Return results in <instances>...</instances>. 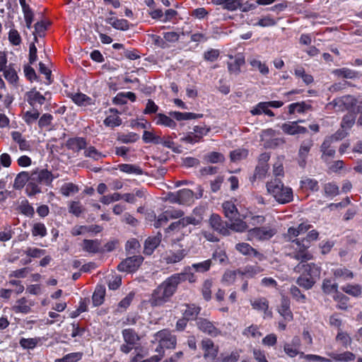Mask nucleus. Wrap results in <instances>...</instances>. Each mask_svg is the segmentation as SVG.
I'll use <instances>...</instances> for the list:
<instances>
[{"label": "nucleus", "mask_w": 362, "mask_h": 362, "mask_svg": "<svg viewBox=\"0 0 362 362\" xmlns=\"http://www.w3.org/2000/svg\"><path fill=\"white\" fill-rule=\"evenodd\" d=\"M295 272L300 273L296 284L305 290L313 287L320 278L321 269L315 263H298L294 268Z\"/></svg>", "instance_id": "f257e3e1"}, {"label": "nucleus", "mask_w": 362, "mask_h": 362, "mask_svg": "<svg viewBox=\"0 0 362 362\" xmlns=\"http://www.w3.org/2000/svg\"><path fill=\"white\" fill-rule=\"evenodd\" d=\"M177 289L169 276L153 290L148 302L153 308L163 306L170 301Z\"/></svg>", "instance_id": "f03ea898"}, {"label": "nucleus", "mask_w": 362, "mask_h": 362, "mask_svg": "<svg viewBox=\"0 0 362 362\" xmlns=\"http://www.w3.org/2000/svg\"><path fill=\"white\" fill-rule=\"evenodd\" d=\"M30 174V181L25 188V192L28 197H33L41 192L39 185L43 184L49 186L54 179L52 172L47 169L36 168L32 170Z\"/></svg>", "instance_id": "7ed1b4c3"}, {"label": "nucleus", "mask_w": 362, "mask_h": 362, "mask_svg": "<svg viewBox=\"0 0 362 362\" xmlns=\"http://www.w3.org/2000/svg\"><path fill=\"white\" fill-rule=\"evenodd\" d=\"M267 190L280 204L290 203L293 199L291 187L285 186L281 179L275 177L266 184Z\"/></svg>", "instance_id": "20e7f679"}, {"label": "nucleus", "mask_w": 362, "mask_h": 362, "mask_svg": "<svg viewBox=\"0 0 362 362\" xmlns=\"http://www.w3.org/2000/svg\"><path fill=\"white\" fill-rule=\"evenodd\" d=\"M290 240L293 249V251L289 254L291 258L299 261V263H307L308 261L313 258V255L308 250L310 247V243H305L300 238Z\"/></svg>", "instance_id": "39448f33"}, {"label": "nucleus", "mask_w": 362, "mask_h": 362, "mask_svg": "<svg viewBox=\"0 0 362 362\" xmlns=\"http://www.w3.org/2000/svg\"><path fill=\"white\" fill-rule=\"evenodd\" d=\"M276 233L274 228L270 226L254 227L247 230L249 240H268L271 239Z\"/></svg>", "instance_id": "423d86ee"}, {"label": "nucleus", "mask_w": 362, "mask_h": 362, "mask_svg": "<svg viewBox=\"0 0 362 362\" xmlns=\"http://www.w3.org/2000/svg\"><path fill=\"white\" fill-rule=\"evenodd\" d=\"M356 100L351 96H345L342 98H338L333 100L332 102L327 104L329 109H333L336 112H343L344 110H352L355 111V107L356 106Z\"/></svg>", "instance_id": "0eeeda50"}, {"label": "nucleus", "mask_w": 362, "mask_h": 362, "mask_svg": "<svg viewBox=\"0 0 362 362\" xmlns=\"http://www.w3.org/2000/svg\"><path fill=\"white\" fill-rule=\"evenodd\" d=\"M144 261L141 255H134L126 258L117 265V270L122 272L133 273L137 271Z\"/></svg>", "instance_id": "6e6552de"}, {"label": "nucleus", "mask_w": 362, "mask_h": 362, "mask_svg": "<svg viewBox=\"0 0 362 362\" xmlns=\"http://www.w3.org/2000/svg\"><path fill=\"white\" fill-rule=\"evenodd\" d=\"M284 351L286 354L290 358H294L298 355L300 356V358H304L306 361H330L329 358L325 357H322L319 355L315 354H305L303 352L300 351L299 350L294 348V346H291L288 343H285L284 345Z\"/></svg>", "instance_id": "1a4fd4ad"}, {"label": "nucleus", "mask_w": 362, "mask_h": 362, "mask_svg": "<svg viewBox=\"0 0 362 362\" xmlns=\"http://www.w3.org/2000/svg\"><path fill=\"white\" fill-rule=\"evenodd\" d=\"M201 349L204 352L203 356L205 359H209L211 362H216L218 356V346L215 345L214 342L209 338H206L201 341Z\"/></svg>", "instance_id": "9d476101"}, {"label": "nucleus", "mask_w": 362, "mask_h": 362, "mask_svg": "<svg viewBox=\"0 0 362 362\" xmlns=\"http://www.w3.org/2000/svg\"><path fill=\"white\" fill-rule=\"evenodd\" d=\"M155 337L158 343L165 349H174L176 347L177 337L172 334L170 330L167 329L160 330L156 333Z\"/></svg>", "instance_id": "9b49d317"}, {"label": "nucleus", "mask_w": 362, "mask_h": 362, "mask_svg": "<svg viewBox=\"0 0 362 362\" xmlns=\"http://www.w3.org/2000/svg\"><path fill=\"white\" fill-rule=\"evenodd\" d=\"M196 325L197 329L212 337H216L221 334V331L217 328L214 322L204 317H199L197 320Z\"/></svg>", "instance_id": "f8f14e48"}, {"label": "nucleus", "mask_w": 362, "mask_h": 362, "mask_svg": "<svg viewBox=\"0 0 362 362\" xmlns=\"http://www.w3.org/2000/svg\"><path fill=\"white\" fill-rule=\"evenodd\" d=\"M209 225L213 230L224 236L228 235V223L224 221L217 214H212L209 218Z\"/></svg>", "instance_id": "ddd939ff"}, {"label": "nucleus", "mask_w": 362, "mask_h": 362, "mask_svg": "<svg viewBox=\"0 0 362 362\" xmlns=\"http://www.w3.org/2000/svg\"><path fill=\"white\" fill-rule=\"evenodd\" d=\"M182 309L180 313L185 318L189 321L195 320L199 319L198 315H199L202 308L195 303H184L181 305Z\"/></svg>", "instance_id": "4468645a"}, {"label": "nucleus", "mask_w": 362, "mask_h": 362, "mask_svg": "<svg viewBox=\"0 0 362 362\" xmlns=\"http://www.w3.org/2000/svg\"><path fill=\"white\" fill-rule=\"evenodd\" d=\"M313 146V141L310 139H305L301 142L298 153V163L300 167L303 168L305 167L307 158Z\"/></svg>", "instance_id": "2eb2a0df"}, {"label": "nucleus", "mask_w": 362, "mask_h": 362, "mask_svg": "<svg viewBox=\"0 0 362 362\" xmlns=\"http://www.w3.org/2000/svg\"><path fill=\"white\" fill-rule=\"evenodd\" d=\"M228 57L230 59H233V62H227L228 72L230 74L238 75L240 73L241 66L245 64V56L243 53H238L234 57L229 54Z\"/></svg>", "instance_id": "dca6fc26"}, {"label": "nucleus", "mask_w": 362, "mask_h": 362, "mask_svg": "<svg viewBox=\"0 0 362 362\" xmlns=\"http://www.w3.org/2000/svg\"><path fill=\"white\" fill-rule=\"evenodd\" d=\"M47 95H50V93L46 92L45 95H43L39 91L36 90L35 88H33L26 93V100L33 109H37V105H42L45 103Z\"/></svg>", "instance_id": "f3484780"}, {"label": "nucleus", "mask_w": 362, "mask_h": 362, "mask_svg": "<svg viewBox=\"0 0 362 362\" xmlns=\"http://www.w3.org/2000/svg\"><path fill=\"white\" fill-rule=\"evenodd\" d=\"M278 312L285 321L291 322L293 320V315L291 310V300L288 297L283 296Z\"/></svg>", "instance_id": "a211bd4d"}, {"label": "nucleus", "mask_w": 362, "mask_h": 362, "mask_svg": "<svg viewBox=\"0 0 362 362\" xmlns=\"http://www.w3.org/2000/svg\"><path fill=\"white\" fill-rule=\"evenodd\" d=\"M252 308L264 313V318H271L272 312L269 309V301L265 298H259L251 301Z\"/></svg>", "instance_id": "6ab92c4d"}, {"label": "nucleus", "mask_w": 362, "mask_h": 362, "mask_svg": "<svg viewBox=\"0 0 362 362\" xmlns=\"http://www.w3.org/2000/svg\"><path fill=\"white\" fill-rule=\"evenodd\" d=\"M162 235L160 233L155 236L148 237L144 242V254L151 255L161 242Z\"/></svg>", "instance_id": "aec40b11"}, {"label": "nucleus", "mask_w": 362, "mask_h": 362, "mask_svg": "<svg viewBox=\"0 0 362 362\" xmlns=\"http://www.w3.org/2000/svg\"><path fill=\"white\" fill-rule=\"evenodd\" d=\"M66 146L69 150L74 152H79L81 150L86 149L87 141L83 137L76 136L69 138L66 142Z\"/></svg>", "instance_id": "412c9836"}, {"label": "nucleus", "mask_w": 362, "mask_h": 362, "mask_svg": "<svg viewBox=\"0 0 362 362\" xmlns=\"http://www.w3.org/2000/svg\"><path fill=\"white\" fill-rule=\"evenodd\" d=\"M332 139L325 138L320 146V151L322 152L321 158L325 162H328L329 160L334 158L335 155V148L332 146Z\"/></svg>", "instance_id": "4be33fe9"}, {"label": "nucleus", "mask_w": 362, "mask_h": 362, "mask_svg": "<svg viewBox=\"0 0 362 362\" xmlns=\"http://www.w3.org/2000/svg\"><path fill=\"white\" fill-rule=\"evenodd\" d=\"M81 247L83 251L88 253L95 254L103 252V250L101 249V242L98 239H84Z\"/></svg>", "instance_id": "5701e85b"}, {"label": "nucleus", "mask_w": 362, "mask_h": 362, "mask_svg": "<svg viewBox=\"0 0 362 362\" xmlns=\"http://www.w3.org/2000/svg\"><path fill=\"white\" fill-rule=\"evenodd\" d=\"M313 226L308 223H301L296 228L289 227L287 230L286 236L288 240H292L293 238L298 237L300 234L308 232Z\"/></svg>", "instance_id": "b1692460"}, {"label": "nucleus", "mask_w": 362, "mask_h": 362, "mask_svg": "<svg viewBox=\"0 0 362 362\" xmlns=\"http://www.w3.org/2000/svg\"><path fill=\"white\" fill-rule=\"evenodd\" d=\"M235 250L243 255H250L258 257L261 259L262 254L258 252L256 249L252 247L249 243H239L235 245Z\"/></svg>", "instance_id": "393cba45"}, {"label": "nucleus", "mask_w": 362, "mask_h": 362, "mask_svg": "<svg viewBox=\"0 0 362 362\" xmlns=\"http://www.w3.org/2000/svg\"><path fill=\"white\" fill-rule=\"evenodd\" d=\"M263 269L257 265H247L243 269H238V274L241 277L254 278L256 275L263 272Z\"/></svg>", "instance_id": "a878e982"}, {"label": "nucleus", "mask_w": 362, "mask_h": 362, "mask_svg": "<svg viewBox=\"0 0 362 362\" xmlns=\"http://www.w3.org/2000/svg\"><path fill=\"white\" fill-rule=\"evenodd\" d=\"M170 277L177 288L182 282L188 281L190 283H194L196 281V276L190 272H183L181 273L174 274Z\"/></svg>", "instance_id": "bb28decb"}, {"label": "nucleus", "mask_w": 362, "mask_h": 362, "mask_svg": "<svg viewBox=\"0 0 362 362\" xmlns=\"http://www.w3.org/2000/svg\"><path fill=\"white\" fill-rule=\"evenodd\" d=\"M105 293V286L103 284H97L92 296V302L94 307H98L103 303Z\"/></svg>", "instance_id": "cd10ccee"}, {"label": "nucleus", "mask_w": 362, "mask_h": 362, "mask_svg": "<svg viewBox=\"0 0 362 362\" xmlns=\"http://www.w3.org/2000/svg\"><path fill=\"white\" fill-rule=\"evenodd\" d=\"M30 181V174L28 171H21L19 173L13 182V188L15 189H21L29 183Z\"/></svg>", "instance_id": "c85d7f7f"}, {"label": "nucleus", "mask_w": 362, "mask_h": 362, "mask_svg": "<svg viewBox=\"0 0 362 362\" xmlns=\"http://www.w3.org/2000/svg\"><path fill=\"white\" fill-rule=\"evenodd\" d=\"M105 22L112 25L116 30L126 31L129 29L130 23L124 18L110 17L105 19Z\"/></svg>", "instance_id": "c756f323"}, {"label": "nucleus", "mask_w": 362, "mask_h": 362, "mask_svg": "<svg viewBox=\"0 0 362 362\" xmlns=\"http://www.w3.org/2000/svg\"><path fill=\"white\" fill-rule=\"evenodd\" d=\"M19 3L22 8L26 27L30 29L34 19V13L25 0H19Z\"/></svg>", "instance_id": "7c9ffc66"}, {"label": "nucleus", "mask_w": 362, "mask_h": 362, "mask_svg": "<svg viewBox=\"0 0 362 362\" xmlns=\"http://www.w3.org/2000/svg\"><path fill=\"white\" fill-rule=\"evenodd\" d=\"M327 355L333 359L336 362H349L354 361L356 358V355L349 351H344L341 354H337L335 352H329Z\"/></svg>", "instance_id": "2f4dec72"}, {"label": "nucleus", "mask_w": 362, "mask_h": 362, "mask_svg": "<svg viewBox=\"0 0 362 362\" xmlns=\"http://www.w3.org/2000/svg\"><path fill=\"white\" fill-rule=\"evenodd\" d=\"M171 117V116L169 117L163 113H158L156 117V124L174 129L177 127V123Z\"/></svg>", "instance_id": "473e14b6"}, {"label": "nucleus", "mask_w": 362, "mask_h": 362, "mask_svg": "<svg viewBox=\"0 0 362 362\" xmlns=\"http://www.w3.org/2000/svg\"><path fill=\"white\" fill-rule=\"evenodd\" d=\"M170 116L177 121L195 119L202 118L203 114H197L194 112H181L177 111H171L169 112Z\"/></svg>", "instance_id": "72a5a7b5"}, {"label": "nucleus", "mask_w": 362, "mask_h": 362, "mask_svg": "<svg viewBox=\"0 0 362 362\" xmlns=\"http://www.w3.org/2000/svg\"><path fill=\"white\" fill-rule=\"evenodd\" d=\"M222 207L226 217L230 221L235 219L238 214V210L235 204L231 201L224 202Z\"/></svg>", "instance_id": "f704fd0d"}, {"label": "nucleus", "mask_w": 362, "mask_h": 362, "mask_svg": "<svg viewBox=\"0 0 362 362\" xmlns=\"http://www.w3.org/2000/svg\"><path fill=\"white\" fill-rule=\"evenodd\" d=\"M31 303H28V300L23 297L16 300V305L13 306V310L16 313L28 314L31 311Z\"/></svg>", "instance_id": "c9c22d12"}, {"label": "nucleus", "mask_w": 362, "mask_h": 362, "mask_svg": "<svg viewBox=\"0 0 362 362\" xmlns=\"http://www.w3.org/2000/svg\"><path fill=\"white\" fill-rule=\"evenodd\" d=\"M117 169H119L121 172L127 174H134L136 175H141L144 174V170L141 169V168L139 165L134 164H119Z\"/></svg>", "instance_id": "e433bc0d"}, {"label": "nucleus", "mask_w": 362, "mask_h": 362, "mask_svg": "<svg viewBox=\"0 0 362 362\" xmlns=\"http://www.w3.org/2000/svg\"><path fill=\"white\" fill-rule=\"evenodd\" d=\"M187 255V251L185 249H179L175 251H170L167 255L166 261L168 263L173 264L182 260Z\"/></svg>", "instance_id": "4c0bfd02"}, {"label": "nucleus", "mask_w": 362, "mask_h": 362, "mask_svg": "<svg viewBox=\"0 0 362 362\" xmlns=\"http://www.w3.org/2000/svg\"><path fill=\"white\" fill-rule=\"evenodd\" d=\"M180 204L189 205L194 202V193L189 189H182L178 190Z\"/></svg>", "instance_id": "58836bf2"}, {"label": "nucleus", "mask_w": 362, "mask_h": 362, "mask_svg": "<svg viewBox=\"0 0 362 362\" xmlns=\"http://www.w3.org/2000/svg\"><path fill=\"white\" fill-rule=\"evenodd\" d=\"M71 98L78 106H86L93 104L92 98L82 93L72 94Z\"/></svg>", "instance_id": "ea45409f"}, {"label": "nucleus", "mask_w": 362, "mask_h": 362, "mask_svg": "<svg viewBox=\"0 0 362 362\" xmlns=\"http://www.w3.org/2000/svg\"><path fill=\"white\" fill-rule=\"evenodd\" d=\"M122 337L124 341L132 346H134L140 339L137 333L132 328L123 329Z\"/></svg>", "instance_id": "a19ab883"}, {"label": "nucleus", "mask_w": 362, "mask_h": 362, "mask_svg": "<svg viewBox=\"0 0 362 362\" xmlns=\"http://www.w3.org/2000/svg\"><path fill=\"white\" fill-rule=\"evenodd\" d=\"M333 74L338 77H342L344 78L352 79L359 77V73L358 71L351 70L346 67L337 69L333 71Z\"/></svg>", "instance_id": "79ce46f5"}, {"label": "nucleus", "mask_w": 362, "mask_h": 362, "mask_svg": "<svg viewBox=\"0 0 362 362\" xmlns=\"http://www.w3.org/2000/svg\"><path fill=\"white\" fill-rule=\"evenodd\" d=\"M300 187L305 190H310L312 192H317L320 189V186L317 180L315 179L305 177L300 182Z\"/></svg>", "instance_id": "37998d69"}, {"label": "nucleus", "mask_w": 362, "mask_h": 362, "mask_svg": "<svg viewBox=\"0 0 362 362\" xmlns=\"http://www.w3.org/2000/svg\"><path fill=\"white\" fill-rule=\"evenodd\" d=\"M240 358V351H233L230 354L221 353L216 362H237Z\"/></svg>", "instance_id": "c03bdc74"}, {"label": "nucleus", "mask_w": 362, "mask_h": 362, "mask_svg": "<svg viewBox=\"0 0 362 362\" xmlns=\"http://www.w3.org/2000/svg\"><path fill=\"white\" fill-rule=\"evenodd\" d=\"M11 137L13 140L18 144L21 151L28 150L30 144H28V141L23 137L21 132L17 131L12 132Z\"/></svg>", "instance_id": "a18cd8bd"}, {"label": "nucleus", "mask_w": 362, "mask_h": 362, "mask_svg": "<svg viewBox=\"0 0 362 362\" xmlns=\"http://www.w3.org/2000/svg\"><path fill=\"white\" fill-rule=\"evenodd\" d=\"M346 293L353 296L358 297L361 295L362 288L359 284H346L341 288Z\"/></svg>", "instance_id": "49530a36"}, {"label": "nucleus", "mask_w": 362, "mask_h": 362, "mask_svg": "<svg viewBox=\"0 0 362 362\" xmlns=\"http://www.w3.org/2000/svg\"><path fill=\"white\" fill-rule=\"evenodd\" d=\"M142 139L145 144H160L162 142V138L156 135L153 132L145 130L142 135Z\"/></svg>", "instance_id": "de8ad7c7"}, {"label": "nucleus", "mask_w": 362, "mask_h": 362, "mask_svg": "<svg viewBox=\"0 0 362 362\" xmlns=\"http://www.w3.org/2000/svg\"><path fill=\"white\" fill-rule=\"evenodd\" d=\"M356 113L355 111L354 112H349L345 115L341 122V127L344 129H350L355 123L356 121Z\"/></svg>", "instance_id": "09e8293b"}, {"label": "nucleus", "mask_w": 362, "mask_h": 362, "mask_svg": "<svg viewBox=\"0 0 362 362\" xmlns=\"http://www.w3.org/2000/svg\"><path fill=\"white\" fill-rule=\"evenodd\" d=\"M83 356V352H73L64 355L61 358L55 359L54 362H78L82 359Z\"/></svg>", "instance_id": "8fccbe9b"}, {"label": "nucleus", "mask_w": 362, "mask_h": 362, "mask_svg": "<svg viewBox=\"0 0 362 362\" xmlns=\"http://www.w3.org/2000/svg\"><path fill=\"white\" fill-rule=\"evenodd\" d=\"M335 339L337 341L339 342L345 349L348 348L352 342L349 334L345 332H343L341 329H339V331H338Z\"/></svg>", "instance_id": "3c124183"}, {"label": "nucleus", "mask_w": 362, "mask_h": 362, "mask_svg": "<svg viewBox=\"0 0 362 362\" xmlns=\"http://www.w3.org/2000/svg\"><path fill=\"white\" fill-rule=\"evenodd\" d=\"M322 291L326 294H330L338 292V284L333 282L331 279H325L323 280L322 285Z\"/></svg>", "instance_id": "603ef678"}, {"label": "nucleus", "mask_w": 362, "mask_h": 362, "mask_svg": "<svg viewBox=\"0 0 362 362\" xmlns=\"http://www.w3.org/2000/svg\"><path fill=\"white\" fill-rule=\"evenodd\" d=\"M135 293L132 291L122 299L117 305V311L120 313L125 311L131 305Z\"/></svg>", "instance_id": "864d4df0"}, {"label": "nucleus", "mask_w": 362, "mask_h": 362, "mask_svg": "<svg viewBox=\"0 0 362 362\" xmlns=\"http://www.w3.org/2000/svg\"><path fill=\"white\" fill-rule=\"evenodd\" d=\"M237 275H238V269L227 270L223 274L221 281L226 286L233 285L235 281Z\"/></svg>", "instance_id": "5fc2aeb1"}, {"label": "nucleus", "mask_w": 362, "mask_h": 362, "mask_svg": "<svg viewBox=\"0 0 362 362\" xmlns=\"http://www.w3.org/2000/svg\"><path fill=\"white\" fill-rule=\"evenodd\" d=\"M50 23L49 21H38L35 24V40L37 41V37L35 34H37L39 37H44L45 31L47 30L48 26L49 25Z\"/></svg>", "instance_id": "6e6d98bb"}, {"label": "nucleus", "mask_w": 362, "mask_h": 362, "mask_svg": "<svg viewBox=\"0 0 362 362\" xmlns=\"http://www.w3.org/2000/svg\"><path fill=\"white\" fill-rule=\"evenodd\" d=\"M40 338H21L19 341L20 346L23 349H33L40 342Z\"/></svg>", "instance_id": "4d7b16f0"}, {"label": "nucleus", "mask_w": 362, "mask_h": 362, "mask_svg": "<svg viewBox=\"0 0 362 362\" xmlns=\"http://www.w3.org/2000/svg\"><path fill=\"white\" fill-rule=\"evenodd\" d=\"M40 115L37 109H33V111H26L23 119L28 125H31L38 119Z\"/></svg>", "instance_id": "13d9d810"}, {"label": "nucleus", "mask_w": 362, "mask_h": 362, "mask_svg": "<svg viewBox=\"0 0 362 362\" xmlns=\"http://www.w3.org/2000/svg\"><path fill=\"white\" fill-rule=\"evenodd\" d=\"M333 275L335 278L343 279L344 280L351 279L354 278L353 272L345 268H337L333 271Z\"/></svg>", "instance_id": "bf43d9fd"}, {"label": "nucleus", "mask_w": 362, "mask_h": 362, "mask_svg": "<svg viewBox=\"0 0 362 362\" xmlns=\"http://www.w3.org/2000/svg\"><path fill=\"white\" fill-rule=\"evenodd\" d=\"M31 232L34 237L40 236L41 238H44L47 234L45 225L41 222L34 223L31 229Z\"/></svg>", "instance_id": "052dcab7"}, {"label": "nucleus", "mask_w": 362, "mask_h": 362, "mask_svg": "<svg viewBox=\"0 0 362 362\" xmlns=\"http://www.w3.org/2000/svg\"><path fill=\"white\" fill-rule=\"evenodd\" d=\"M248 225L245 221L241 219H235V221L228 224V230L231 229L235 232L243 233L247 230Z\"/></svg>", "instance_id": "680f3d73"}, {"label": "nucleus", "mask_w": 362, "mask_h": 362, "mask_svg": "<svg viewBox=\"0 0 362 362\" xmlns=\"http://www.w3.org/2000/svg\"><path fill=\"white\" fill-rule=\"evenodd\" d=\"M84 156L90 158L94 160H98L100 158H105L106 156L98 151L95 146H90L86 148L84 151Z\"/></svg>", "instance_id": "e2e57ef3"}, {"label": "nucleus", "mask_w": 362, "mask_h": 362, "mask_svg": "<svg viewBox=\"0 0 362 362\" xmlns=\"http://www.w3.org/2000/svg\"><path fill=\"white\" fill-rule=\"evenodd\" d=\"M20 212L28 216L33 217L35 214L34 208L29 204L28 200L23 201L18 206Z\"/></svg>", "instance_id": "0e129e2a"}, {"label": "nucleus", "mask_w": 362, "mask_h": 362, "mask_svg": "<svg viewBox=\"0 0 362 362\" xmlns=\"http://www.w3.org/2000/svg\"><path fill=\"white\" fill-rule=\"evenodd\" d=\"M53 119V116L49 113H45L42 115L40 117H39V119L37 121L39 128L40 129H43L49 127L52 124Z\"/></svg>", "instance_id": "69168bd1"}, {"label": "nucleus", "mask_w": 362, "mask_h": 362, "mask_svg": "<svg viewBox=\"0 0 362 362\" xmlns=\"http://www.w3.org/2000/svg\"><path fill=\"white\" fill-rule=\"evenodd\" d=\"M243 334L255 339H258L262 335V332L259 330L258 326L256 325H252L246 327L243 330Z\"/></svg>", "instance_id": "338daca9"}, {"label": "nucleus", "mask_w": 362, "mask_h": 362, "mask_svg": "<svg viewBox=\"0 0 362 362\" xmlns=\"http://www.w3.org/2000/svg\"><path fill=\"white\" fill-rule=\"evenodd\" d=\"M4 78L11 83L17 81L18 77L16 70L12 67L11 64L7 66L4 71Z\"/></svg>", "instance_id": "774afa93"}]
</instances>
